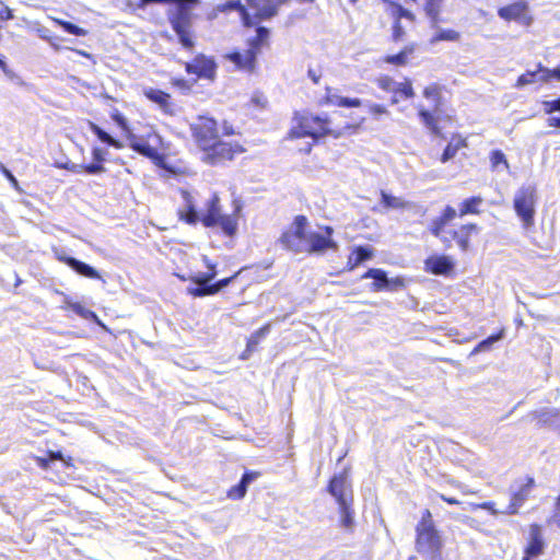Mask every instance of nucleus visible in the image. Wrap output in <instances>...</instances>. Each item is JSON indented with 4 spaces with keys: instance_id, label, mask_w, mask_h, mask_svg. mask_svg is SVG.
Returning <instances> with one entry per match:
<instances>
[{
    "instance_id": "obj_1",
    "label": "nucleus",
    "mask_w": 560,
    "mask_h": 560,
    "mask_svg": "<svg viewBox=\"0 0 560 560\" xmlns=\"http://www.w3.org/2000/svg\"><path fill=\"white\" fill-rule=\"evenodd\" d=\"M416 549L424 560H443L442 538L433 525L431 513L427 510L416 528Z\"/></svg>"
},
{
    "instance_id": "obj_2",
    "label": "nucleus",
    "mask_w": 560,
    "mask_h": 560,
    "mask_svg": "<svg viewBox=\"0 0 560 560\" xmlns=\"http://www.w3.org/2000/svg\"><path fill=\"white\" fill-rule=\"evenodd\" d=\"M173 2L175 8L168 11V21L182 46L191 49L195 45L191 37L192 11L199 0H174Z\"/></svg>"
},
{
    "instance_id": "obj_3",
    "label": "nucleus",
    "mask_w": 560,
    "mask_h": 560,
    "mask_svg": "<svg viewBox=\"0 0 560 560\" xmlns=\"http://www.w3.org/2000/svg\"><path fill=\"white\" fill-rule=\"evenodd\" d=\"M293 120L295 125L289 132L291 139L311 137L317 141L322 137L334 135L328 127L330 121L327 117L295 114Z\"/></svg>"
},
{
    "instance_id": "obj_4",
    "label": "nucleus",
    "mask_w": 560,
    "mask_h": 560,
    "mask_svg": "<svg viewBox=\"0 0 560 560\" xmlns=\"http://www.w3.org/2000/svg\"><path fill=\"white\" fill-rule=\"evenodd\" d=\"M536 203L537 190L534 185H523L514 195L513 208L524 230H529L535 224Z\"/></svg>"
},
{
    "instance_id": "obj_5",
    "label": "nucleus",
    "mask_w": 560,
    "mask_h": 560,
    "mask_svg": "<svg viewBox=\"0 0 560 560\" xmlns=\"http://www.w3.org/2000/svg\"><path fill=\"white\" fill-rule=\"evenodd\" d=\"M200 221L207 228L220 226L228 236L234 235L237 230L236 219L232 215L221 213L220 198L217 194H213L208 200L207 212L202 218L200 217Z\"/></svg>"
},
{
    "instance_id": "obj_6",
    "label": "nucleus",
    "mask_w": 560,
    "mask_h": 560,
    "mask_svg": "<svg viewBox=\"0 0 560 560\" xmlns=\"http://www.w3.org/2000/svg\"><path fill=\"white\" fill-rule=\"evenodd\" d=\"M307 224L306 217L296 215L291 228L281 234L280 244L295 254L305 253Z\"/></svg>"
},
{
    "instance_id": "obj_7",
    "label": "nucleus",
    "mask_w": 560,
    "mask_h": 560,
    "mask_svg": "<svg viewBox=\"0 0 560 560\" xmlns=\"http://www.w3.org/2000/svg\"><path fill=\"white\" fill-rule=\"evenodd\" d=\"M202 161L209 165L224 164L226 161L233 160L234 155L242 153L244 150L237 143L217 140L210 144L209 149H203Z\"/></svg>"
},
{
    "instance_id": "obj_8",
    "label": "nucleus",
    "mask_w": 560,
    "mask_h": 560,
    "mask_svg": "<svg viewBox=\"0 0 560 560\" xmlns=\"http://www.w3.org/2000/svg\"><path fill=\"white\" fill-rule=\"evenodd\" d=\"M190 129L200 150L209 149L210 144L219 140L217 121L212 118L201 116L190 126Z\"/></svg>"
},
{
    "instance_id": "obj_9",
    "label": "nucleus",
    "mask_w": 560,
    "mask_h": 560,
    "mask_svg": "<svg viewBox=\"0 0 560 560\" xmlns=\"http://www.w3.org/2000/svg\"><path fill=\"white\" fill-rule=\"evenodd\" d=\"M325 234L318 232L306 231V248L305 253L311 255H323L327 249L337 252L339 245L332 240L334 229L331 226H325Z\"/></svg>"
},
{
    "instance_id": "obj_10",
    "label": "nucleus",
    "mask_w": 560,
    "mask_h": 560,
    "mask_svg": "<svg viewBox=\"0 0 560 560\" xmlns=\"http://www.w3.org/2000/svg\"><path fill=\"white\" fill-rule=\"evenodd\" d=\"M362 279H373L374 291H396L404 287L405 282L402 278H388L387 273L383 269L371 268L362 277Z\"/></svg>"
},
{
    "instance_id": "obj_11",
    "label": "nucleus",
    "mask_w": 560,
    "mask_h": 560,
    "mask_svg": "<svg viewBox=\"0 0 560 560\" xmlns=\"http://www.w3.org/2000/svg\"><path fill=\"white\" fill-rule=\"evenodd\" d=\"M187 73L197 74L199 78L213 80L217 71V63L210 57L197 55L192 61L185 66Z\"/></svg>"
},
{
    "instance_id": "obj_12",
    "label": "nucleus",
    "mask_w": 560,
    "mask_h": 560,
    "mask_svg": "<svg viewBox=\"0 0 560 560\" xmlns=\"http://www.w3.org/2000/svg\"><path fill=\"white\" fill-rule=\"evenodd\" d=\"M249 9L254 11L253 21L258 22L269 20L278 14V8L282 1L277 0H246Z\"/></svg>"
},
{
    "instance_id": "obj_13",
    "label": "nucleus",
    "mask_w": 560,
    "mask_h": 560,
    "mask_svg": "<svg viewBox=\"0 0 560 560\" xmlns=\"http://www.w3.org/2000/svg\"><path fill=\"white\" fill-rule=\"evenodd\" d=\"M328 492L336 499L338 504L352 502L351 485L343 474L331 478L328 485Z\"/></svg>"
},
{
    "instance_id": "obj_14",
    "label": "nucleus",
    "mask_w": 560,
    "mask_h": 560,
    "mask_svg": "<svg viewBox=\"0 0 560 560\" xmlns=\"http://www.w3.org/2000/svg\"><path fill=\"white\" fill-rule=\"evenodd\" d=\"M498 15L506 21H517L529 25L532 18L528 16V4L524 1L514 2L498 10Z\"/></svg>"
},
{
    "instance_id": "obj_15",
    "label": "nucleus",
    "mask_w": 560,
    "mask_h": 560,
    "mask_svg": "<svg viewBox=\"0 0 560 560\" xmlns=\"http://www.w3.org/2000/svg\"><path fill=\"white\" fill-rule=\"evenodd\" d=\"M530 422L536 421L539 425H548L560 430V411L555 408H542L532 411L526 416Z\"/></svg>"
},
{
    "instance_id": "obj_16",
    "label": "nucleus",
    "mask_w": 560,
    "mask_h": 560,
    "mask_svg": "<svg viewBox=\"0 0 560 560\" xmlns=\"http://www.w3.org/2000/svg\"><path fill=\"white\" fill-rule=\"evenodd\" d=\"M144 96L159 105L160 109L170 116L176 115V106L171 101V95L162 90L148 88L143 91Z\"/></svg>"
},
{
    "instance_id": "obj_17",
    "label": "nucleus",
    "mask_w": 560,
    "mask_h": 560,
    "mask_svg": "<svg viewBox=\"0 0 560 560\" xmlns=\"http://www.w3.org/2000/svg\"><path fill=\"white\" fill-rule=\"evenodd\" d=\"M545 549V541L542 538L541 528L537 524L530 525L529 528V542L525 549V556L522 560H530V558L538 557Z\"/></svg>"
},
{
    "instance_id": "obj_18",
    "label": "nucleus",
    "mask_w": 560,
    "mask_h": 560,
    "mask_svg": "<svg viewBox=\"0 0 560 560\" xmlns=\"http://www.w3.org/2000/svg\"><path fill=\"white\" fill-rule=\"evenodd\" d=\"M258 52L248 47L244 52L234 51L228 55V59L233 62L237 68L253 72L256 67V59Z\"/></svg>"
},
{
    "instance_id": "obj_19",
    "label": "nucleus",
    "mask_w": 560,
    "mask_h": 560,
    "mask_svg": "<svg viewBox=\"0 0 560 560\" xmlns=\"http://www.w3.org/2000/svg\"><path fill=\"white\" fill-rule=\"evenodd\" d=\"M217 271L201 272L190 278V282L194 285H189L187 291L189 294L196 298L206 296L207 294H200V292L208 291L211 289V281L215 278Z\"/></svg>"
},
{
    "instance_id": "obj_20",
    "label": "nucleus",
    "mask_w": 560,
    "mask_h": 560,
    "mask_svg": "<svg viewBox=\"0 0 560 560\" xmlns=\"http://www.w3.org/2000/svg\"><path fill=\"white\" fill-rule=\"evenodd\" d=\"M424 264L425 269L433 275H447L454 268V262L447 256H431Z\"/></svg>"
},
{
    "instance_id": "obj_21",
    "label": "nucleus",
    "mask_w": 560,
    "mask_h": 560,
    "mask_svg": "<svg viewBox=\"0 0 560 560\" xmlns=\"http://www.w3.org/2000/svg\"><path fill=\"white\" fill-rule=\"evenodd\" d=\"M182 197L184 209L179 211L180 219L189 224H196L200 221V214L197 211L194 197L187 190H182Z\"/></svg>"
},
{
    "instance_id": "obj_22",
    "label": "nucleus",
    "mask_w": 560,
    "mask_h": 560,
    "mask_svg": "<svg viewBox=\"0 0 560 560\" xmlns=\"http://www.w3.org/2000/svg\"><path fill=\"white\" fill-rule=\"evenodd\" d=\"M533 479H530L526 485H523L521 489L512 494L511 502L508 505L504 513L515 514L520 506L526 501L532 489Z\"/></svg>"
},
{
    "instance_id": "obj_23",
    "label": "nucleus",
    "mask_w": 560,
    "mask_h": 560,
    "mask_svg": "<svg viewBox=\"0 0 560 560\" xmlns=\"http://www.w3.org/2000/svg\"><path fill=\"white\" fill-rule=\"evenodd\" d=\"M225 10L237 11L241 15L242 22L244 26L250 27L256 25V22L253 21L252 14L248 12L246 7L242 3L241 0H229L224 4Z\"/></svg>"
},
{
    "instance_id": "obj_24",
    "label": "nucleus",
    "mask_w": 560,
    "mask_h": 560,
    "mask_svg": "<svg viewBox=\"0 0 560 560\" xmlns=\"http://www.w3.org/2000/svg\"><path fill=\"white\" fill-rule=\"evenodd\" d=\"M71 269L75 271L78 275L90 278V279H101L100 272L89 264L81 261L79 259L71 260Z\"/></svg>"
},
{
    "instance_id": "obj_25",
    "label": "nucleus",
    "mask_w": 560,
    "mask_h": 560,
    "mask_svg": "<svg viewBox=\"0 0 560 560\" xmlns=\"http://www.w3.org/2000/svg\"><path fill=\"white\" fill-rule=\"evenodd\" d=\"M89 129L98 138L100 141H102L105 144H108L110 147H114L116 149H120L122 145L120 141L112 137L108 132L103 130L95 122L89 121Z\"/></svg>"
},
{
    "instance_id": "obj_26",
    "label": "nucleus",
    "mask_w": 560,
    "mask_h": 560,
    "mask_svg": "<svg viewBox=\"0 0 560 560\" xmlns=\"http://www.w3.org/2000/svg\"><path fill=\"white\" fill-rule=\"evenodd\" d=\"M443 0H427L424 11L431 21V27L436 28L440 23V11Z\"/></svg>"
},
{
    "instance_id": "obj_27",
    "label": "nucleus",
    "mask_w": 560,
    "mask_h": 560,
    "mask_svg": "<svg viewBox=\"0 0 560 560\" xmlns=\"http://www.w3.org/2000/svg\"><path fill=\"white\" fill-rule=\"evenodd\" d=\"M505 336V330L502 328L498 334L491 335L488 338L481 340L471 351V355L490 351L493 345L500 340H502Z\"/></svg>"
},
{
    "instance_id": "obj_28",
    "label": "nucleus",
    "mask_w": 560,
    "mask_h": 560,
    "mask_svg": "<svg viewBox=\"0 0 560 560\" xmlns=\"http://www.w3.org/2000/svg\"><path fill=\"white\" fill-rule=\"evenodd\" d=\"M270 35L269 28L265 26H257L256 35L253 38L248 39V46L256 50V52H260L261 47L267 43Z\"/></svg>"
},
{
    "instance_id": "obj_29",
    "label": "nucleus",
    "mask_w": 560,
    "mask_h": 560,
    "mask_svg": "<svg viewBox=\"0 0 560 560\" xmlns=\"http://www.w3.org/2000/svg\"><path fill=\"white\" fill-rule=\"evenodd\" d=\"M482 203V198L479 196H475L468 199H465L462 202L460 209H459V215H466V214H475L478 213V207Z\"/></svg>"
},
{
    "instance_id": "obj_30",
    "label": "nucleus",
    "mask_w": 560,
    "mask_h": 560,
    "mask_svg": "<svg viewBox=\"0 0 560 560\" xmlns=\"http://www.w3.org/2000/svg\"><path fill=\"white\" fill-rule=\"evenodd\" d=\"M339 512L341 515L340 523L341 526L346 529H351L354 524L353 520V511L351 510V502L345 504H338Z\"/></svg>"
},
{
    "instance_id": "obj_31",
    "label": "nucleus",
    "mask_w": 560,
    "mask_h": 560,
    "mask_svg": "<svg viewBox=\"0 0 560 560\" xmlns=\"http://www.w3.org/2000/svg\"><path fill=\"white\" fill-rule=\"evenodd\" d=\"M130 147L133 151H136L137 153H140L147 158H152L156 153L155 149L153 147H151L147 141L137 140L133 136H132Z\"/></svg>"
},
{
    "instance_id": "obj_32",
    "label": "nucleus",
    "mask_w": 560,
    "mask_h": 560,
    "mask_svg": "<svg viewBox=\"0 0 560 560\" xmlns=\"http://www.w3.org/2000/svg\"><path fill=\"white\" fill-rule=\"evenodd\" d=\"M419 117L423 125L433 133L439 135L440 128L436 118L427 109L421 108L419 110Z\"/></svg>"
},
{
    "instance_id": "obj_33",
    "label": "nucleus",
    "mask_w": 560,
    "mask_h": 560,
    "mask_svg": "<svg viewBox=\"0 0 560 560\" xmlns=\"http://www.w3.org/2000/svg\"><path fill=\"white\" fill-rule=\"evenodd\" d=\"M270 331V324L265 325L264 327L256 330L252 336L249 337L247 341V351H254L260 340L265 338Z\"/></svg>"
},
{
    "instance_id": "obj_34",
    "label": "nucleus",
    "mask_w": 560,
    "mask_h": 560,
    "mask_svg": "<svg viewBox=\"0 0 560 560\" xmlns=\"http://www.w3.org/2000/svg\"><path fill=\"white\" fill-rule=\"evenodd\" d=\"M435 30L436 34L431 39L432 44L440 40L456 42L460 37L459 33L454 30H443L439 26Z\"/></svg>"
},
{
    "instance_id": "obj_35",
    "label": "nucleus",
    "mask_w": 560,
    "mask_h": 560,
    "mask_svg": "<svg viewBox=\"0 0 560 560\" xmlns=\"http://www.w3.org/2000/svg\"><path fill=\"white\" fill-rule=\"evenodd\" d=\"M540 75H541V71H540L539 68L537 70H535V71H529L528 70V71H526L525 73H523L522 75L518 77L517 82H516V86L517 88H522V86H525V85H528V84L541 81L540 80Z\"/></svg>"
},
{
    "instance_id": "obj_36",
    "label": "nucleus",
    "mask_w": 560,
    "mask_h": 560,
    "mask_svg": "<svg viewBox=\"0 0 560 560\" xmlns=\"http://www.w3.org/2000/svg\"><path fill=\"white\" fill-rule=\"evenodd\" d=\"M352 255L360 262L363 264L373 258L374 250L371 246H355L352 250Z\"/></svg>"
},
{
    "instance_id": "obj_37",
    "label": "nucleus",
    "mask_w": 560,
    "mask_h": 560,
    "mask_svg": "<svg viewBox=\"0 0 560 560\" xmlns=\"http://www.w3.org/2000/svg\"><path fill=\"white\" fill-rule=\"evenodd\" d=\"M381 198H382V203L386 208L400 209V208H405V206H406V202L402 199L392 196L385 191H382Z\"/></svg>"
},
{
    "instance_id": "obj_38",
    "label": "nucleus",
    "mask_w": 560,
    "mask_h": 560,
    "mask_svg": "<svg viewBox=\"0 0 560 560\" xmlns=\"http://www.w3.org/2000/svg\"><path fill=\"white\" fill-rule=\"evenodd\" d=\"M56 22L65 32L71 34V35L85 36L88 34L86 30H84L71 22L63 21V20H57Z\"/></svg>"
},
{
    "instance_id": "obj_39",
    "label": "nucleus",
    "mask_w": 560,
    "mask_h": 560,
    "mask_svg": "<svg viewBox=\"0 0 560 560\" xmlns=\"http://www.w3.org/2000/svg\"><path fill=\"white\" fill-rule=\"evenodd\" d=\"M450 234H452V238H455L456 243L460 247L462 250H467L469 247V236L468 232H463L462 230H450Z\"/></svg>"
},
{
    "instance_id": "obj_40",
    "label": "nucleus",
    "mask_w": 560,
    "mask_h": 560,
    "mask_svg": "<svg viewBox=\"0 0 560 560\" xmlns=\"http://www.w3.org/2000/svg\"><path fill=\"white\" fill-rule=\"evenodd\" d=\"M394 94H400L405 98H411L415 95L411 82L408 80L405 82H396Z\"/></svg>"
},
{
    "instance_id": "obj_41",
    "label": "nucleus",
    "mask_w": 560,
    "mask_h": 560,
    "mask_svg": "<svg viewBox=\"0 0 560 560\" xmlns=\"http://www.w3.org/2000/svg\"><path fill=\"white\" fill-rule=\"evenodd\" d=\"M235 277H236V275H234L232 277L220 279L217 282L212 283L210 290L200 292V294L213 295V294L218 293L219 291H221L222 289L226 288L233 281V279Z\"/></svg>"
},
{
    "instance_id": "obj_42",
    "label": "nucleus",
    "mask_w": 560,
    "mask_h": 560,
    "mask_svg": "<svg viewBox=\"0 0 560 560\" xmlns=\"http://www.w3.org/2000/svg\"><path fill=\"white\" fill-rule=\"evenodd\" d=\"M392 14L396 21H400V19H407L412 22L415 20V15L412 12H410L409 10L405 9L402 5L397 4V3L393 4Z\"/></svg>"
},
{
    "instance_id": "obj_43",
    "label": "nucleus",
    "mask_w": 560,
    "mask_h": 560,
    "mask_svg": "<svg viewBox=\"0 0 560 560\" xmlns=\"http://www.w3.org/2000/svg\"><path fill=\"white\" fill-rule=\"evenodd\" d=\"M447 223L448 222L446 220H444V218L442 215H440L439 218H435L434 220H432L431 225H430V232L434 236H441L442 233L445 232L444 228Z\"/></svg>"
},
{
    "instance_id": "obj_44",
    "label": "nucleus",
    "mask_w": 560,
    "mask_h": 560,
    "mask_svg": "<svg viewBox=\"0 0 560 560\" xmlns=\"http://www.w3.org/2000/svg\"><path fill=\"white\" fill-rule=\"evenodd\" d=\"M539 69L541 71V75H540L541 82H548L551 78L560 80V67L550 70L539 63Z\"/></svg>"
},
{
    "instance_id": "obj_45",
    "label": "nucleus",
    "mask_w": 560,
    "mask_h": 560,
    "mask_svg": "<svg viewBox=\"0 0 560 560\" xmlns=\"http://www.w3.org/2000/svg\"><path fill=\"white\" fill-rule=\"evenodd\" d=\"M147 3H142L140 5V0H125L122 10L127 13L135 14L139 10H144L147 8Z\"/></svg>"
},
{
    "instance_id": "obj_46",
    "label": "nucleus",
    "mask_w": 560,
    "mask_h": 560,
    "mask_svg": "<svg viewBox=\"0 0 560 560\" xmlns=\"http://www.w3.org/2000/svg\"><path fill=\"white\" fill-rule=\"evenodd\" d=\"M377 85L384 91L394 93L396 81L388 75H383L377 79Z\"/></svg>"
},
{
    "instance_id": "obj_47",
    "label": "nucleus",
    "mask_w": 560,
    "mask_h": 560,
    "mask_svg": "<svg viewBox=\"0 0 560 560\" xmlns=\"http://www.w3.org/2000/svg\"><path fill=\"white\" fill-rule=\"evenodd\" d=\"M423 96L427 98H433L435 102L440 101L441 86L436 83H433V84L427 86L423 90Z\"/></svg>"
},
{
    "instance_id": "obj_48",
    "label": "nucleus",
    "mask_w": 560,
    "mask_h": 560,
    "mask_svg": "<svg viewBox=\"0 0 560 560\" xmlns=\"http://www.w3.org/2000/svg\"><path fill=\"white\" fill-rule=\"evenodd\" d=\"M490 161H491L492 167H498L500 164H503L505 166V168L509 167L505 155L501 150L492 151Z\"/></svg>"
},
{
    "instance_id": "obj_49",
    "label": "nucleus",
    "mask_w": 560,
    "mask_h": 560,
    "mask_svg": "<svg viewBox=\"0 0 560 560\" xmlns=\"http://www.w3.org/2000/svg\"><path fill=\"white\" fill-rule=\"evenodd\" d=\"M246 492H247V489L245 488V486H243L238 482L236 486L232 487L229 490L228 497L233 500H240L246 494Z\"/></svg>"
},
{
    "instance_id": "obj_50",
    "label": "nucleus",
    "mask_w": 560,
    "mask_h": 560,
    "mask_svg": "<svg viewBox=\"0 0 560 560\" xmlns=\"http://www.w3.org/2000/svg\"><path fill=\"white\" fill-rule=\"evenodd\" d=\"M385 61L388 63L402 66L407 62V52L404 50L396 55H389L385 58Z\"/></svg>"
},
{
    "instance_id": "obj_51",
    "label": "nucleus",
    "mask_w": 560,
    "mask_h": 560,
    "mask_svg": "<svg viewBox=\"0 0 560 560\" xmlns=\"http://www.w3.org/2000/svg\"><path fill=\"white\" fill-rule=\"evenodd\" d=\"M83 172L90 174V175H96L105 172V167L103 164L98 162H94L88 165L83 164Z\"/></svg>"
},
{
    "instance_id": "obj_52",
    "label": "nucleus",
    "mask_w": 560,
    "mask_h": 560,
    "mask_svg": "<svg viewBox=\"0 0 560 560\" xmlns=\"http://www.w3.org/2000/svg\"><path fill=\"white\" fill-rule=\"evenodd\" d=\"M544 110L546 114H551L553 112H560V96L552 101L542 102Z\"/></svg>"
},
{
    "instance_id": "obj_53",
    "label": "nucleus",
    "mask_w": 560,
    "mask_h": 560,
    "mask_svg": "<svg viewBox=\"0 0 560 560\" xmlns=\"http://www.w3.org/2000/svg\"><path fill=\"white\" fill-rule=\"evenodd\" d=\"M57 166L59 168H63V170H67L71 173H74V174H80L83 172V164H77V163H72V162H67V163H63V164H57Z\"/></svg>"
},
{
    "instance_id": "obj_54",
    "label": "nucleus",
    "mask_w": 560,
    "mask_h": 560,
    "mask_svg": "<svg viewBox=\"0 0 560 560\" xmlns=\"http://www.w3.org/2000/svg\"><path fill=\"white\" fill-rule=\"evenodd\" d=\"M456 152H457L456 147H454L452 144H447L442 153L441 161L443 163H446L447 161H450L451 159H453L455 156Z\"/></svg>"
},
{
    "instance_id": "obj_55",
    "label": "nucleus",
    "mask_w": 560,
    "mask_h": 560,
    "mask_svg": "<svg viewBox=\"0 0 560 560\" xmlns=\"http://www.w3.org/2000/svg\"><path fill=\"white\" fill-rule=\"evenodd\" d=\"M362 105V101L360 98H350L343 97L339 101V107H359Z\"/></svg>"
},
{
    "instance_id": "obj_56",
    "label": "nucleus",
    "mask_w": 560,
    "mask_h": 560,
    "mask_svg": "<svg viewBox=\"0 0 560 560\" xmlns=\"http://www.w3.org/2000/svg\"><path fill=\"white\" fill-rule=\"evenodd\" d=\"M0 172L4 175V177L12 184L14 188H18L19 182L15 178V176L12 174L10 170H8L1 162H0Z\"/></svg>"
},
{
    "instance_id": "obj_57",
    "label": "nucleus",
    "mask_w": 560,
    "mask_h": 560,
    "mask_svg": "<svg viewBox=\"0 0 560 560\" xmlns=\"http://www.w3.org/2000/svg\"><path fill=\"white\" fill-rule=\"evenodd\" d=\"M55 256L60 262L66 264L70 268H71L70 261L77 260V258L67 255L65 250L55 249Z\"/></svg>"
},
{
    "instance_id": "obj_58",
    "label": "nucleus",
    "mask_w": 560,
    "mask_h": 560,
    "mask_svg": "<svg viewBox=\"0 0 560 560\" xmlns=\"http://www.w3.org/2000/svg\"><path fill=\"white\" fill-rule=\"evenodd\" d=\"M14 18L12 10L0 1V21H9Z\"/></svg>"
},
{
    "instance_id": "obj_59",
    "label": "nucleus",
    "mask_w": 560,
    "mask_h": 560,
    "mask_svg": "<svg viewBox=\"0 0 560 560\" xmlns=\"http://www.w3.org/2000/svg\"><path fill=\"white\" fill-rule=\"evenodd\" d=\"M368 107L370 113L374 115L376 118L380 117L381 115L388 114L387 109L380 104H369Z\"/></svg>"
},
{
    "instance_id": "obj_60",
    "label": "nucleus",
    "mask_w": 560,
    "mask_h": 560,
    "mask_svg": "<svg viewBox=\"0 0 560 560\" xmlns=\"http://www.w3.org/2000/svg\"><path fill=\"white\" fill-rule=\"evenodd\" d=\"M257 476L258 474L256 472L247 471L242 476L240 483L245 486V488L247 489L248 486L257 478Z\"/></svg>"
},
{
    "instance_id": "obj_61",
    "label": "nucleus",
    "mask_w": 560,
    "mask_h": 560,
    "mask_svg": "<svg viewBox=\"0 0 560 560\" xmlns=\"http://www.w3.org/2000/svg\"><path fill=\"white\" fill-rule=\"evenodd\" d=\"M405 34V31H404V27L401 26L400 24V21H396L395 20V23L393 25V38L394 40H400L401 37L404 36Z\"/></svg>"
},
{
    "instance_id": "obj_62",
    "label": "nucleus",
    "mask_w": 560,
    "mask_h": 560,
    "mask_svg": "<svg viewBox=\"0 0 560 560\" xmlns=\"http://www.w3.org/2000/svg\"><path fill=\"white\" fill-rule=\"evenodd\" d=\"M105 154L106 150L101 148H94L92 151L93 161L103 164L105 162Z\"/></svg>"
},
{
    "instance_id": "obj_63",
    "label": "nucleus",
    "mask_w": 560,
    "mask_h": 560,
    "mask_svg": "<svg viewBox=\"0 0 560 560\" xmlns=\"http://www.w3.org/2000/svg\"><path fill=\"white\" fill-rule=\"evenodd\" d=\"M113 119L122 130L129 131L127 119L120 113H115Z\"/></svg>"
},
{
    "instance_id": "obj_64",
    "label": "nucleus",
    "mask_w": 560,
    "mask_h": 560,
    "mask_svg": "<svg viewBox=\"0 0 560 560\" xmlns=\"http://www.w3.org/2000/svg\"><path fill=\"white\" fill-rule=\"evenodd\" d=\"M442 217L447 222H451L456 217V210L451 206H446V208L444 209V211L442 213Z\"/></svg>"
}]
</instances>
